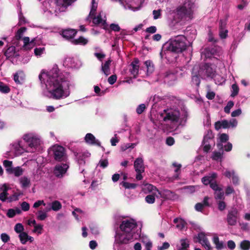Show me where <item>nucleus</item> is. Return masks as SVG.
Returning a JSON list of instances; mask_svg holds the SVG:
<instances>
[{
  "label": "nucleus",
  "instance_id": "51",
  "mask_svg": "<svg viewBox=\"0 0 250 250\" xmlns=\"http://www.w3.org/2000/svg\"><path fill=\"white\" fill-rule=\"evenodd\" d=\"M228 30L227 28L219 29V36L222 39H226L228 36Z\"/></svg>",
  "mask_w": 250,
  "mask_h": 250
},
{
  "label": "nucleus",
  "instance_id": "38",
  "mask_svg": "<svg viewBox=\"0 0 250 250\" xmlns=\"http://www.w3.org/2000/svg\"><path fill=\"white\" fill-rule=\"evenodd\" d=\"M72 42L75 45L80 44L84 45L88 42V40L83 37H80L77 39L72 40Z\"/></svg>",
  "mask_w": 250,
  "mask_h": 250
},
{
  "label": "nucleus",
  "instance_id": "35",
  "mask_svg": "<svg viewBox=\"0 0 250 250\" xmlns=\"http://www.w3.org/2000/svg\"><path fill=\"white\" fill-rule=\"evenodd\" d=\"M2 189L3 191L0 194V200L4 202L6 201L7 199V192L9 189V187L6 184H4L2 185Z\"/></svg>",
  "mask_w": 250,
  "mask_h": 250
},
{
  "label": "nucleus",
  "instance_id": "28",
  "mask_svg": "<svg viewBox=\"0 0 250 250\" xmlns=\"http://www.w3.org/2000/svg\"><path fill=\"white\" fill-rule=\"evenodd\" d=\"M213 49L206 48L201 51V57L204 59L211 58L214 54Z\"/></svg>",
  "mask_w": 250,
  "mask_h": 250
},
{
  "label": "nucleus",
  "instance_id": "49",
  "mask_svg": "<svg viewBox=\"0 0 250 250\" xmlns=\"http://www.w3.org/2000/svg\"><path fill=\"white\" fill-rule=\"evenodd\" d=\"M122 185L125 188H135L137 185L134 183H129L126 182H122L120 184Z\"/></svg>",
  "mask_w": 250,
  "mask_h": 250
},
{
  "label": "nucleus",
  "instance_id": "40",
  "mask_svg": "<svg viewBox=\"0 0 250 250\" xmlns=\"http://www.w3.org/2000/svg\"><path fill=\"white\" fill-rule=\"evenodd\" d=\"M75 61L73 58H66L64 61V65L69 67H75Z\"/></svg>",
  "mask_w": 250,
  "mask_h": 250
},
{
  "label": "nucleus",
  "instance_id": "14",
  "mask_svg": "<svg viewBox=\"0 0 250 250\" xmlns=\"http://www.w3.org/2000/svg\"><path fill=\"white\" fill-rule=\"evenodd\" d=\"M238 213L236 208H233L229 211L227 220L229 225L234 226L236 224Z\"/></svg>",
  "mask_w": 250,
  "mask_h": 250
},
{
  "label": "nucleus",
  "instance_id": "31",
  "mask_svg": "<svg viewBox=\"0 0 250 250\" xmlns=\"http://www.w3.org/2000/svg\"><path fill=\"white\" fill-rule=\"evenodd\" d=\"M216 177V174L215 173H212L208 176L204 177L202 179V182L205 185L210 184V183Z\"/></svg>",
  "mask_w": 250,
  "mask_h": 250
},
{
  "label": "nucleus",
  "instance_id": "46",
  "mask_svg": "<svg viewBox=\"0 0 250 250\" xmlns=\"http://www.w3.org/2000/svg\"><path fill=\"white\" fill-rule=\"evenodd\" d=\"M145 64L147 68V73H152L154 70L153 65L150 61H146L145 62Z\"/></svg>",
  "mask_w": 250,
  "mask_h": 250
},
{
  "label": "nucleus",
  "instance_id": "48",
  "mask_svg": "<svg viewBox=\"0 0 250 250\" xmlns=\"http://www.w3.org/2000/svg\"><path fill=\"white\" fill-rule=\"evenodd\" d=\"M45 52L44 47H39L34 49V53L38 57L41 56Z\"/></svg>",
  "mask_w": 250,
  "mask_h": 250
},
{
  "label": "nucleus",
  "instance_id": "20",
  "mask_svg": "<svg viewBox=\"0 0 250 250\" xmlns=\"http://www.w3.org/2000/svg\"><path fill=\"white\" fill-rule=\"evenodd\" d=\"M85 142L89 145L101 146L100 142L96 139L95 136L91 133H87L84 137Z\"/></svg>",
  "mask_w": 250,
  "mask_h": 250
},
{
  "label": "nucleus",
  "instance_id": "58",
  "mask_svg": "<svg viewBox=\"0 0 250 250\" xmlns=\"http://www.w3.org/2000/svg\"><path fill=\"white\" fill-rule=\"evenodd\" d=\"M146 105L144 104H140L136 108V112L138 114H141L146 109Z\"/></svg>",
  "mask_w": 250,
  "mask_h": 250
},
{
  "label": "nucleus",
  "instance_id": "37",
  "mask_svg": "<svg viewBox=\"0 0 250 250\" xmlns=\"http://www.w3.org/2000/svg\"><path fill=\"white\" fill-rule=\"evenodd\" d=\"M174 223L176 224V228L180 230L183 229L186 224L185 221L181 218L174 219Z\"/></svg>",
  "mask_w": 250,
  "mask_h": 250
},
{
  "label": "nucleus",
  "instance_id": "25",
  "mask_svg": "<svg viewBox=\"0 0 250 250\" xmlns=\"http://www.w3.org/2000/svg\"><path fill=\"white\" fill-rule=\"evenodd\" d=\"M6 171L9 173L13 174L16 177H19L23 173L24 170L20 167H17L13 168H8Z\"/></svg>",
  "mask_w": 250,
  "mask_h": 250
},
{
  "label": "nucleus",
  "instance_id": "50",
  "mask_svg": "<svg viewBox=\"0 0 250 250\" xmlns=\"http://www.w3.org/2000/svg\"><path fill=\"white\" fill-rule=\"evenodd\" d=\"M155 195L151 193L146 197L145 200L148 204H152L155 202Z\"/></svg>",
  "mask_w": 250,
  "mask_h": 250
},
{
  "label": "nucleus",
  "instance_id": "33",
  "mask_svg": "<svg viewBox=\"0 0 250 250\" xmlns=\"http://www.w3.org/2000/svg\"><path fill=\"white\" fill-rule=\"evenodd\" d=\"M35 39L32 40V41H30V39L28 37H25L23 38V47L25 49H28L29 48H31L33 47L34 45V42Z\"/></svg>",
  "mask_w": 250,
  "mask_h": 250
},
{
  "label": "nucleus",
  "instance_id": "3",
  "mask_svg": "<svg viewBox=\"0 0 250 250\" xmlns=\"http://www.w3.org/2000/svg\"><path fill=\"white\" fill-rule=\"evenodd\" d=\"M188 45L186 38L183 35H178L167 42L164 48L168 52L179 53L186 50Z\"/></svg>",
  "mask_w": 250,
  "mask_h": 250
},
{
  "label": "nucleus",
  "instance_id": "24",
  "mask_svg": "<svg viewBox=\"0 0 250 250\" xmlns=\"http://www.w3.org/2000/svg\"><path fill=\"white\" fill-rule=\"evenodd\" d=\"M140 241L144 245L145 250H151L152 243L147 236H140Z\"/></svg>",
  "mask_w": 250,
  "mask_h": 250
},
{
  "label": "nucleus",
  "instance_id": "19",
  "mask_svg": "<svg viewBox=\"0 0 250 250\" xmlns=\"http://www.w3.org/2000/svg\"><path fill=\"white\" fill-rule=\"evenodd\" d=\"M139 60L137 59H135L130 64L129 71L131 74L133 76V77L135 78L139 72Z\"/></svg>",
  "mask_w": 250,
  "mask_h": 250
},
{
  "label": "nucleus",
  "instance_id": "9",
  "mask_svg": "<svg viewBox=\"0 0 250 250\" xmlns=\"http://www.w3.org/2000/svg\"><path fill=\"white\" fill-rule=\"evenodd\" d=\"M204 70H200L201 73H203V76L206 75L207 77L210 78H214L216 83L220 84L225 81L223 77H221L219 75L215 74V72L214 69L208 65L204 66Z\"/></svg>",
  "mask_w": 250,
  "mask_h": 250
},
{
  "label": "nucleus",
  "instance_id": "18",
  "mask_svg": "<svg viewBox=\"0 0 250 250\" xmlns=\"http://www.w3.org/2000/svg\"><path fill=\"white\" fill-rule=\"evenodd\" d=\"M12 149L15 151L17 155H20L23 153L24 152H26L27 147H24L23 146L22 142L21 141H19L13 144Z\"/></svg>",
  "mask_w": 250,
  "mask_h": 250
},
{
  "label": "nucleus",
  "instance_id": "23",
  "mask_svg": "<svg viewBox=\"0 0 250 250\" xmlns=\"http://www.w3.org/2000/svg\"><path fill=\"white\" fill-rule=\"evenodd\" d=\"M19 183L22 188H27L31 185V179L26 176L21 177L19 179Z\"/></svg>",
  "mask_w": 250,
  "mask_h": 250
},
{
  "label": "nucleus",
  "instance_id": "45",
  "mask_svg": "<svg viewBox=\"0 0 250 250\" xmlns=\"http://www.w3.org/2000/svg\"><path fill=\"white\" fill-rule=\"evenodd\" d=\"M10 88L6 84L0 82V91L3 93H8L10 92Z\"/></svg>",
  "mask_w": 250,
  "mask_h": 250
},
{
  "label": "nucleus",
  "instance_id": "13",
  "mask_svg": "<svg viewBox=\"0 0 250 250\" xmlns=\"http://www.w3.org/2000/svg\"><path fill=\"white\" fill-rule=\"evenodd\" d=\"M203 76V73L200 70L198 65H195L193 68L192 72V82L193 84L199 86L200 83V77Z\"/></svg>",
  "mask_w": 250,
  "mask_h": 250
},
{
  "label": "nucleus",
  "instance_id": "21",
  "mask_svg": "<svg viewBox=\"0 0 250 250\" xmlns=\"http://www.w3.org/2000/svg\"><path fill=\"white\" fill-rule=\"evenodd\" d=\"M223 175L229 178H230L231 177L232 183L234 185H238L239 184L238 177L235 174L233 170H230L227 169L223 173Z\"/></svg>",
  "mask_w": 250,
  "mask_h": 250
},
{
  "label": "nucleus",
  "instance_id": "34",
  "mask_svg": "<svg viewBox=\"0 0 250 250\" xmlns=\"http://www.w3.org/2000/svg\"><path fill=\"white\" fill-rule=\"evenodd\" d=\"M24 75L22 72H19L14 75L15 82L18 84L22 83L24 80Z\"/></svg>",
  "mask_w": 250,
  "mask_h": 250
},
{
  "label": "nucleus",
  "instance_id": "11",
  "mask_svg": "<svg viewBox=\"0 0 250 250\" xmlns=\"http://www.w3.org/2000/svg\"><path fill=\"white\" fill-rule=\"evenodd\" d=\"M53 151L56 160L61 161L65 160L66 156L64 147L60 146H54Z\"/></svg>",
  "mask_w": 250,
  "mask_h": 250
},
{
  "label": "nucleus",
  "instance_id": "29",
  "mask_svg": "<svg viewBox=\"0 0 250 250\" xmlns=\"http://www.w3.org/2000/svg\"><path fill=\"white\" fill-rule=\"evenodd\" d=\"M230 127L229 121L223 120L222 121H218L215 124V128L216 130H219L221 128H228Z\"/></svg>",
  "mask_w": 250,
  "mask_h": 250
},
{
  "label": "nucleus",
  "instance_id": "39",
  "mask_svg": "<svg viewBox=\"0 0 250 250\" xmlns=\"http://www.w3.org/2000/svg\"><path fill=\"white\" fill-rule=\"evenodd\" d=\"M241 250H249L250 249V241L247 240H244L241 241L239 245Z\"/></svg>",
  "mask_w": 250,
  "mask_h": 250
},
{
  "label": "nucleus",
  "instance_id": "8",
  "mask_svg": "<svg viewBox=\"0 0 250 250\" xmlns=\"http://www.w3.org/2000/svg\"><path fill=\"white\" fill-rule=\"evenodd\" d=\"M137 224L135 220L133 219H125L122 222L120 226L121 230L127 233H132L133 236L137 238L138 234H136L135 229Z\"/></svg>",
  "mask_w": 250,
  "mask_h": 250
},
{
  "label": "nucleus",
  "instance_id": "56",
  "mask_svg": "<svg viewBox=\"0 0 250 250\" xmlns=\"http://www.w3.org/2000/svg\"><path fill=\"white\" fill-rule=\"evenodd\" d=\"M227 23V18H225L223 19H221L219 21V29L226 28Z\"/></svg>",
  "mask_w": 250,
  "mask_h": 250
},
{
  "label": "nucleus",
  "instance_id": "26",
  "mask_svg": "<svg viewBox=\"0 0 250 250\" xmlns=\"http://www.w3.org/2000/svg\"><path fill=\"white\" fill-rule=\"evenodd\" d=\"M76 31L74 29H65L62 31V37L66 39H71L76 34Z\"/></svg>",
  "mask_w": 250,
  "mask_h": 250
},
{
  "label": "nucleus",
  "instance_id": "62",
  "mask_svg": "<svg viewBox=\"0 0 250 250\" xmlns=\"http://www.w3.org/2000/svg\"><path fill=\"white\" fill-rule=\"evenodd\" d=\"M214 245L217 250H221L225 248V245L223 241H219Z\"/></svg>",
  "mask_w": 250,
  "mask_h": 250
},
{
  "label": "nucleus",
  "instance_id": "41",
  "mask_svg": "<svg viewBox=\"0 0 250 250\" xmlns=\"http://www.w3.org/2000/svg\"><path fill=\"white\" fill-rule=\"evenodd\" d=\"M213 138V135L212 131L208 130L204 136L203 139L204 142H206V141L212 142Z\"/></svg>",
  "mask_w": 250,
  "mask_h": 250
},
{
  "label": "nucleus",
  "instance_id": "36",
  "mask_svg": "<svg viewBox=\"0 0 250 250\" xmlns=\"http://www.w3.org/2000/svg\"><path fill=\"white\" fill-rule=\"evenodd\" d=\"M180 246L178 247V250H188V248L189 247V241L187 239H182L180 241Z\"/></svg>",
  "mask_w": 250,
  "mask_h": 250
},
{
  "label": "nucleus",
  "instance_id": "55",
  "mask_svg": "<svg viewBox=\"0 0 250 250\" xmlns=\"http://www.w3.org/2000/svg\"><path fill=\"white\" fill-rule=\"evenodd\" d=\"M224 196V192L221 189L215 191V198L216 199H222Z\"/></svg>",
  "mask_w": 250,
  "mask_h": 250
},
{
  "label": "nucleus",
  "instance_id": "43",
  "mask_svg": "<svg viewBox=\"0 0 250 250\" xmlns=\"http://www.w3.org/2000/svg\"><path fill=\"white\" fill-rule=\"evenodd\" d=\"M26 31V28L25 27H21L20 29H19L18 31L17 32V33L16 34L15 37L17 40H20L24 33Z\"/></svg>",
  "mask_w": 250,
  "mask_h": 250
},
{
  "label": "nucleus",
  "instance_id": "32",
  "mask_svg": "<svg viewBox=\"0 0 250 250\" xmlns=\"http://www.w3.org/2000/svg\"><path fill=\"white\" fill-rule=\"evenodd\" d=\"M219 142L217 144L218 148L219 149H223V143L226 142L229 139V136L227 134L223 133L221 134L219 136Z\"/></svg>",
  "mask_w": 250,
  "mask_h": 250
},
{
  "label": "nucleus",
  "instance_id": "12",
  "mask_svg": "<svg viewBox=\"0 0 250 250\" xmlns=\"http://www.w3.org/2000/svg\"><path fill=\"white\" fill-rule=\"evenodd\" d=\"M68 167V165L67 164L57 165L55 167L54 173L56 177L61 178L66 173Z\"/></svg>",
  "mask_w": 250,
  "mask_h": 250
},
{
  "label": "nucleus",
  "instance_id": "63",
  "mask_svg": "<svg viewBox=\"0 0 250 250\" xmlns=\"http://www.w3.org/2000/svg\"><path fill=\"white\" fill-rule=\"evenodd\" d=\"M0 238L4 243L7 242L10 240L9 236L5 233H2L0 235Z\"/></svg>",
  "mask_w": 250,
  "mask_h": 250
},
{
  "label": "nucleus",
  "instance_id": "53",
  "mask_svg": "<svg viewBox=\"0 0 250 250\" xmlns=\"http://www.w3.org/2000/svg\"><path fill=\"white\" fill-rule=\"evenodd\" d=\"M211 143L210 142H204L203 141V149L204 151L207 152H208L211 148Z\"/></svg>",
  "mask_w": 250,
  "mask_h": 250
},
{
  "label": "nucleus",
  "instance_id": "64",
  "mask_svg": "<svg viewBox=\"0 0 250 250\" xmlns=\"http://www.w3.org/2000/svg\"><path fill=\"white\" fill-rule=\"evenodd\" d=\"M169 244L167 242H164L162 246L158 247V250H165L169 247Z\"/></svg>",
  "mask_w": 250,
  "mask_h": 250
},
{
  "label": "nucleus",
  "instance_id": "54",
  "mask_svg": "<svg viewBox=\"0 0 250 250\" xmlns=\"http://www.w3.org/2000/svg\"><path fill=\"white\" fill-rule=\"evenodd\" d=\"M233 102L232 101H229L224 108L225 112L227 113H229L230 112V109L233 106Z\"/></svg>",
  "mask_w": 250,
  "mask_h": 250
},
{
  "label": "nucleus",
  "instance_id": "30",
  "mask_svg": "<svg viewBox=\"0 0 250 250\" xmlns=\"http://www.w3.org/2000/svg\"><path fill=\"white\" fill-rule=\"evenodd\" d=\"M51 208H47L46 211H49L51 209L57 211L59 210L62 207L61 203L58 201H54L50 204Z\"/></svg>",
  "mask_w": 250,
  "mask_h": 250
},
{
  "label": "nucleus",
  "instance_id": "57",
  "mask_svg": "<svg viewBox=\"0 0 250 250\" xmlns=\"http://www.w3.org/2000/svg\"><path fill=\"white\" fill-rule=\"evenodd\" d=\"M34 229L33 230V232L34 233L37 232L38 234L42 233V226L40 224H36L34 226Z\"/></svg>",
  "mask_w": 250,
  "mask_h": 250
},
{
  "label": "nucleus",
  "instance_id": "60",
  "mask_svg": "<svg viewBox=\"0 0 250 250\" xmlns=\"http://www.w3.org/2000/svg\"><path fill=\"white\" fill-rule=\"evenodd\" d=\"M227 246L231 250H234L236 247L235 242L232 240H229L227 242Z\"/></svg>",
  "mask_w": 250,
  "mask_h": 250
},
{
  "label": "nucleus",
  "instance_id": "47",
  "mask_svg": "<svg viewBox=\"0 0 250 250\" xmlns=\"http://www.w3.org/2000/svg\"><path fill=\"white\" fill-rule=\"evenodd\" d=\"M239 87L236 84H233L231 86V96L232 97L236 96L239 92Z\"/></svg>",
  "mask_w": 250,
  "mask_h": 250
},
{
  "label": "nucleus",
  "instance_id": "42",
  "mask_svg": "<svg viewBox=\"0 0 250 250\" xmlns=\"http://www.w3.org/2000/svg\"><path fill=\"white\" fill-rule=\"evenodd\" d=\"M47 211H43V210H39L37 212V218L39 220H44L47 217Z\"/></svg>",
  "mask_w": 250,
  "mask_h": 250
},
{
  "label": "nucleus",
  "instance_id": "2",
  "mask_svg": "<svg viewBox=\"0 0 250 250\" xmlns=\"http://www.w3.org/2000/svg\"><path fill=\"white\" fill-rule=\"evenodd\" d=\"M187 114L184 111L181 113L173 109H165L157 115V121L154 122L160 129L165 130V125L172 124L175 125L184 124L187 120Z\"/></svg>",
  "mask_w": 250,
  "mask_h": 250
},
{
  "label": "nucleus",
  "instance_id": "17",
  "mask_svg": "<svg viewBox=\"0 0 250 250\" xmlns=\"http://www.w3.org/2000/svg\"><path fill=\"white\" fill-rule=\"evenodd\" d=\"M143 191L146 193H151L155 195L156 197L157 195L159 194V190H158L153 185L149 184H146L143 185L142 187Z\"/></svg>",
  "mask_w": 250,
  "mask_h": 250
},
{
  "label": "nucleus",
  "instance_id": "7",
  "mask_svg": "<svg viewBox=\"0 0 250 250\" xmlns=\"http://www.w3.org/2000/svg\"><path fill=\"white\" fill-rule=\"evenodd\" d=\"M23 140L27 143L26 152L36 151L41 145V139L38 135L34 133H28L23 136Z\"/></svg>",
  "mask_w": 250,
  "mask_h": 250
},
{
  "label": "nucleus",
  "instance_id": "59",
  "mask_svg": "<svg viewBox=\"0 0 250 250\" xmlns=\"http://www.w3.org/2000/svg\"><path fill=\"white\" fill-rule=\"evenodd\" d=\"M21 208L23 211H28L30 208L29 204L26 202H23L21 204Z\"/></svg>",
  "mask_w": 250,
  "mask_h": 250
},
{
  "label": "nucleus",
  "instance_id": "4",
  "mask_svg": "<svg viewBox=\"0 0 250 250\" xmlns=\"http://www.w3.org/2000/svg\"><path fill=\"white\" fill-rule=\"evenodd\" d=\"M195 5L194 3L187 0L179 5L176 10V13L179 19L182 21H187L193 18Z\"/></svg>",
  "mask_w": 250,
  "mask_h": 250
},
{
  "label": "nucleus",
  "instance_id": "6",
  "mask_svg": "<svg viewBox=\"0 0 250 250\" xmlns=\"http://www.w3.org/2000/svg\"><path fill=\"white\" fill-rule=\"evenodd\" d=\"M76 0H50V12H53L56 16L64 12L68 6Z\"/></svg>",
  "mask_w": 250,
  "mask_h": 250
},
{
  "label": "nucleus",
  "instance_id": "27",
  "mask_svg": "<svg viewBox=\"0 0 250 250\" xmlns=\"http://www.w3.org/2000/svg\"><path fill=\"white\" fill-rule=\"evenodd\" d=\"M111 62V60L109 59L102 65V71L106 76L110 74V65Z\"/></svg>",
  "mask_w": 250,
  "mask_h": 250
},
{
  "label": "nucleus",
  "instance_id": "1",
  "mask_svg": "<svg viewBox=\"0 0 250 250\" xmlns=\"http://www.w3.org/2000/svg\"><path fill=\"white\" fill-rule=\"evenodd\" d=\"M39 78L45 96L60 100L70 95L71 83L68 77L60 71L57 65H54L48 70H42Z\"/></svg>",
  "mask_w": 250,
  "mask_h": 250
},
{
  "label": "nucleus",
  "instance_id": "22",
  "mask_svg": "<svg viewBox=\"0 0 250 250\" xmlns=\"http://www.w3.org/2000/svg\"><path fill=\"white\" fill-rule=\"evenodd\" d=\"M134 167L136 171L144 172L145 167L143 159L142 158H137L134 161Z\"/></svg>",
  "mask_w": 250,
  "mask_h": 250
},
{
  "label": "nucleus",
  "instance_id": "15",
  "mask_svg": "<svg viewBox=\"0 0 250 250\" xmlns=\"http://www.w3.org/2000/svg\"><path fill=\"white\" fill-rule=\"evenodd\" d=\"M198 242L202 245L206 249L210 250L211 248V245L208 238H207V234L204 232H200L198 234L196 237Z\"/></svg>",
  "mask_w": 250,
  "mask_h": 250
},
{
  "label": "nucleus",
  "instance_id": "44",
  "mask_svg": "<svg viewBox=\"0 0 250 250\" xmlns=\"http://www.w3.org/2000/svg\"><path fill=\"white\" fill-rule=\"evenodd\" d=\"M19 236L21 243L22 244H26V243L27 242V233L25 232H22V233L19 234Z\"/></svg>",
  "mask_w": 250,
  "mask_h": 250
},
{
  "label": "nucleus",
  "instance_id": "52",
  "mask_svg": "<svg viewBox=\"0 0 250 250\" xmlns=\"http://www.w3.org/2000/svg\"><path fill=\"white\" fill-rule=\"evenodd\" d=\"M15 231L18 233H21L23 232L24 228L23 225L21 223L17 224L14 227Z\"/></svg>",
  "mask_w": 250,
  "mask_h": 250
},
{
  "label": "nucleus",
  "instance_id": "5",
  "mask_svg": "<svg viewBox=\"0 0 250 250\" xmlns=\"http://www.w3.org/2000/svg\"><path fill=\"white\" fill-rule=\"evenodd\" d=\"M98 0H92L90 5V11L88 17V20H91L95 25L102 27L104 29H106L107 24H106V18L105 14L101 11L98 14L96 13V10L98 7Z\"/></svg>",
  "mask_w": 250,
  "mask_h": 250
},
{
  "label": "nucleus",
  "instance_id": "10",
  "mask_svg": "<svg viewBox=\"0 0 250 250\" xmlns=\"http://www.w3.org/2000/svg\"><path fill=\"white\" fill-rule=\"evenodd\" d=\"M115 237V242L118 244H127L130 241L137 238L136 237L133 236L132 233H124L122 231L117 233Z\"/></svg>",
  "mask_w": 250,
  "mask_h": 250
},
{
  "label": "nucleus",
  "instance_id": "61",
  "mask_svg": "<svg viewBox=\"0 0 250 250\" xmlns=\"http://www.w3.org/2000/svg\"><path fill=\"white\" fill-rule=\"evenodd\" d=\"M222 153L218 152H214L212 154V158L215 160H218L221 158Z\"/></svg>",
  "mask_w": 250,
  "mask_h": 250
},
{
  "label": "nucleus",
  "instance_id": "16",
  "mask_svg": "<svg viewBox=\"0 0 250 250\" xmlns=\"http://www.w3.org/2000/svg\"><path fill=\"white\" fill-rule=\"evenodd\" d=\"M159 194L156 195V198H162L167 200H174L176 197L174 192L167 189L159 191Z\"/></svg>",
  "mask_w": 250,
  "mask_h": 250
}]
</instances>
